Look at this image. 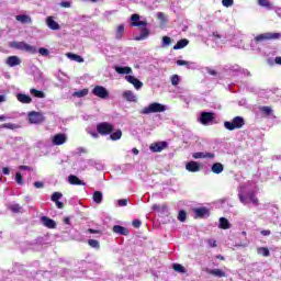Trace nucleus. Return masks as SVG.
<instances>
[{"mask_svg": "<svg viewBox=\"0 0 281 281\" xmlns=\"http://www.w3.org/2000/svg\"><path fill=\"white\" fill-rule=\"evenodd\" d=\"M131 27H138L140 34L134 36V41H146L150 36V30H148V21L139 20V14L134 13L131 15Z\"/></svg>", "mask_w": 281, "mask_h": 281, "instance_id": "1", "label": "nucleus"}, {"mask_svg": "<svg viewBox=\"0 0 281 281\" xmlns=\"http://www.w3.org/2000/svg\"><path fill=\"white\" fill-rule=\"evenodd\" d=\"M9 47L12 49H20V52H27L29 54H36V46H32L25 42H10Z\"/></svg>", "mask_w": 281, "mask_h": 281, "instance_id": "2", "label": "nucleus"}, {"mask_svg": "<svg viewBox=\"0 0 281 281\" xmlns=\"http://www.w3.org/2000/svg\"><path fill=\"white\" fill-rule=\"evenodd\" d=\"M243 126H245V119L243 116H235L232 122H224L226 131H236L238 128H243Z\"/></svg>", "mask_w": 281, "mask_h": 281, "instance_id": "3", "label": "nucleus"}, {"mask_svg": "<svg viewBox=\"0 0 281 281\" xmlns=\"http://www.w3.org/2000/svg\"><path fill=\"white\" fill-rule=\"evenodd\" d=\"M166 111V105L161 103H150L148 106L140 110L142 115H150V113H164Z\"/></svg>", "mask_w": 281, "mask_h": 281, "instance_id": "4", "label": "nucleus"}, {"mask_svg": "<svg viewBox=\"0 0 281 281\" xmlns=\"http://www.w3.org/2000/svg\"><path fill=\"white\" fill-rule=\"evenodd\" d=\"M115 131V126L109 122H101L97 124V133L102 136L111 135Z\"/></svg>", "mask_w": 281, "mask_h": 281, "instance_id": "5", "label": "nucleus"}, {"mask_svg": "<svg viewBox=\"0 0 281 281\" xmlns=\"http://www.w3.org/2000/svg\"><path fill=\"white\" fill-rule=\"evenodd\" d=\"M281 33H261L255 37V43H265V41H280Z\"/></svg>", "mask_w": 281, "mask_h": 281, "instance_id": "6", "label": "nucleus"}, {"mask_svg": "<svg viewBox=\"0 0 281 281\" xmlns=\"http://www.w3.org/2000/svg\"><path fill=\"white\" fill-rule=\"evenodd\" d=\"M30 124H43L45 122V116L42 112L32 111L29 113Z\"/></svg>", "mask_w": 281, "mask_h": 281, "instance_id": "7", "label": "nucleus"}, {"mask_svg": "<svg viewBox=\"0 0 281 281\" xmlns=\"http://www.w3.org/2000/svg\"><path fill=\"white\" fill-rule=\"evenodd\" d=\"M93 95L101 98V100H106L109 98V90L103 86H95L92 90Z\"/></svg>", "mask_w": 281, "mask_h": 281, "instance_id": "8", "label": "nucleus"}, {"mask_svg": "<svg viewBox=\"0 0 281 281\" xmlns=\"http://www.w3.org/2000/svg\"><path fill=\"white\" fill-rule=\"evenodd\" d=\"M166 148H168V142L166 140L153 143L149 146V150H151V153H161V150H166Z\"/></svg>", "mask_w": 281, "mask_h": 281, "instance_id": "9", "label": "nucleus"}, {"mask_svg": "<svg viewBox=\"0 0 281 281\" xmlns=\"http://www.w3.org/2000/svg\"><path fill=\"white\" fill-rule=\"evenodd\" d=\"M200 122L203 126H207L210 122H214V112H202L200 116Z\"/></svg>", "mask_w": 281, "mask_h": 281, "instance_id": "10", "label": "nucleus"}, {"mask_svg": "<svg viewBox=\"0 0 281 281\" xmlns=\"http://www.w3.org/2000/svg\"><path fill=\"white\" fill-rule=\"evenodd\" d=\"M52 142H53L54 146H63V144H65L67 142V135L63 134V133L56 134L53 137Z\"/></svg>", "mask_w": 281, "mask_h": 281, "instance_id": "11", "label": "nucleus"}, {"mask_svg": "<svg viewBox=\"0 0 281 281\" xmlns=\"http://www.w3.org/2000/svg\"><path fill=\"white\" fill-rule=\"evenodd\" d=\"M41 222L44 227H47V229H56V221L49 218L48 216H42Z\"/></svg>", "mask_w": 281, "mask_h": 281, "instance_id": "12", "label": "nucleus"}, {"mask_svg": "<svg viewBox=\"0 0 281 281\" xmlns=\"http://www.w3.org/2000/svg\"><path fill=\"white\" fill-rule=\"evenodd\" d=\"M194 214L196 218H205V216H210V209L205 206L194 209Z\"/></svg>", "mask_w": 281, "mask_h": 281, "instance_id": "13", "label": "nucleus"}, {"mask_svg": "<svg viewBox=\"0 0 281 281\" xmlns=\"http://www.w3.org/2000/svg\"><path fill=\"white\" fill-rule=\"evenodd\" d=\"M125 79L127 80V82H130V85H133V87H135V89L137 90L144 87V83L139 81V79L135 78L134 76L128 75L125 77Z\"/></svg>", "mask_w": 281, "mask_h": 281, "instance_id": "14", "label": "nucleus"}, {"mask_svg": "<svg viewBox=\"0 0 281 281\" xmlns=\"http://www.w3.org/2000/svg\"><path fill=\"white\" fill-rule=\"evenodd\" d=\"M112 232L114 234H119V236H128V234H131V231H128V228L121 225H114Z\"/></svg>", "mask_w": 281, "mask_h": 281, "instance_id": "15", "label": "nucleus"}, {"mask_svg": "<svg viewBox=\"0 0 281 281\" xmlns=\"http://www.w3.org/2000/svg\"><path fill=\"white\" fill-rule=\"evenodd\" d=\"M205 271L209 273V276H214L215 278H227V273L221 269L206 268Z\"/></svg>", "mask_w": 281, "mask_h": 281, "instance_id": "16", "label": "nucleus"}, {"mask_svg": "<svg viewBox=\"0 0 281 281\" xmlns=\"http://www.w3.org/2000/svg\"><path fill=\"white\" fill-rule=\"evenodd\" d=\"M186 169L189 172H199L201 170V165H199V162H196V161H189L186 165Z\"/></svg>", "mask_w": 281, "mask_h": 281, "instance_id": "17", "label": "nucleus"}, {"mask_svg": "<svg viewBox=\"0 0 281 281\" xmlns=\"http://www.w3.org/2000/svg\"><path fill=\"white\" fill-rule=\"evenodd\" d=\"M16 100L19 102H21L22 104H31L32 97L30 94L18 93L16 94Z\"/></svg>", "mask_w": 281, "mask_h": 281, "instance_id": "18", "label": "nucleus"}, {"mask_svg": "<svg viewBox=\"0 0 281 281\" xmlns=\"http://www.w3.org/2000/svg\"><path fill=\"white\" fill-rule=\"evenodd\" d=\"M7 65H9V67H16L19 65H21V58H19V56H9L7 59Z\"/></svg>", "mask_w": 281, "mask_h": 281, "instance_id": "19", "label": "nucleus"}, {"mask_svg": "<svg viewBox=\"0 0 281 281\" xmlns=\"http://www.w3.org/2000/svg\"><path fill=\"white\" fill-rule=\"evenodd\" d=\"M123 98L127 100V102H137V97L131 90L124 91Z\"/></svg>", "mask_w": 281, "mask_h": 281, "instance_id": "20", "label": "nucleus"}, {"mask_svg": "<svg viewBox=\"0 0 281 281\" xmlns=\"http://www.w3.org/2000/svg\"><path fill=\"white\" fill-rule=\"evenodd\" d=\"M46 23H47V26L49 27V30H59L60 29V24H58V22H56L54 20V18H52V16H48L46 19Z\"/></svg>", "mask_w": 281, "mask_h": 281, "instance_id": "21", "label": "nucleus"}, {"mask_svg": "<svg viewBox=\"0 0 281 281\" xmlns=\"http://www.w3.org/2000/svg\"><path fill=\"white\" fill-rule=\"evenodd\" d=\"M16 21H19L20 23L25 24H31L32 23V18H30V15L27 14H20L15 16Z\"/></svg>", "mask_w": 281, "mask_h": 281, "instance_id": "22", "label": "nucleus"}, {"mask_svg": "<svg viewBox=\"0 0 281 281\" xmlns=\"http://www.w3.org/2000/svg\"><path fill=\"white\" fill-rule=\"evenodd\" d=\"M190 45V41L188 38H182L177 42V44L173 46V49H183V47H188Z\"/></svg>", "mask_w": 281, "mask_h": 281, "instance_id": "23", "label": "nucleus"}, {"mask_svg": "<svg viewBox=\"0 0 281 281\" xmlns=\"http://www.w3.org/2000/svg\"><path fill=\"white\" fill-rule=\"evenodd\" d=\"M211 170H212V172H214V175H221V172H223V170H225V167L221 162H215V164H213Z\"/></svg>", "mask_w": 281, "mask_h": 281, "instance_id": "24", "label": "nucleus"}, {"mask_svg": "<svg viewBox=\"0 0 281 281\" xmlns=\"http://www.w3.org/2000/svg\"><path fill=\"white\" fill-rule=\"evenodd\" d=\"M68 181H69V183H70L71 186H82V184H83V183H82V180H80L79 177L74 176V175H70V176L68 177Z\"/></svg>", "mask_w": 281, "mask_h": 281, "instance_id": "25", "label": "nucleus"}, {"mask_svg": "<svg viewBox=\"0 0 281 281\" xmlns=\"http://www.w3.org/2000/svg\"><path fill=\"white\" fill-rule=\"evenodd\" d=\"M232 227V224H229V220L226 217L220 218V229H229Z\"/></svg>", "mask_w": 281, "mask_h": 281, "instance_id": "26", "label": "nucleus"}, {"mask_svg": "<svg viewBox=\"0 0 281 281\" xmlns=\"http://www.w3.org/2000/svg\"><path fill=\"white\" fill-rule=\"evenodd\" d=\"M115 71H116V74H121V75L133 74V69L131 67H120V66H116L115 67Z\"/></svg>", "mask_w": 281, "mask_h": 281, "instance_id": "27", "label": "nucleus"}, {"mask_svg": "<svg viewBox=\"0 0 281 281\" xmlns=\"http://www.w3.org/2000/svg\"><path fill=\"white\" fill-rule=\"evenodd\" d=\"M124 30H125L124 24H120V25L116 27V35H115V38H116L117 41H122V37L124 36Z\"/></svg>", "mask_w": 281, "mask_h": 281, "instance_id": "28", "label": "nucleus"}, {"mask_svg": "<svg viewBox=\"0 0 281 281\" xmlns=\"http://www.w3.org/2000/svg\"><path fill=\"white\" fill-rule=\"evenodd\" d=\"M258 4L261 5V8H266V10H273V3L269 0H258Z\"/></svg>", "mask_w": 281, "mask_h": 281, "instance_id": "29", "label": "nucleus"}, {"mask_svg": "<svg viewBox=\"0 0 281 281\" xmlns=\"http://www.w3.org/2000/svg\"><path fill=\"white\" fill-rule=\"evenodd\" d=\"M67 57L70 58V60H76V63H85V58H82V56L74 53H67Z\"/></svg>", "mask_w": 281, "mask_h": 281, "instance_id": "30", "label": "nucleus"}, {"mask_svg": "<svg viewBox=\"0 0 281 281\" xmlns=\"http://www.w3.org/2000/svg\"><path fill=\"white\" fill-rule=\"evenodd\" d=\"M110 138L112 142H117V139H122V130H116L110 134Z\"/></svg>", "mask_w": 281, "mask_h": 281, "instance_id": "31", "label": "nucleus"}, {"mask_svg": "<svg viewBox=\"0 0 281 281\" xmlns=\"http://www.w3.org/2000/svg\"><path fill=\"white\" fill-rule=\"evenodd\" d=\"M257 254H259V256H263L265 258H268V256H270V251H269V248L267 247H259L257 249Z\"/></svg>", "mask_w": 281, "mask_h": 281, "instance_id": "32", "label": "nucleus"}, {"mask_svg": "<svg viewBox=\"0 0 281 281\" xmlns=\"http://www.w3.org/2000/svg\"><path fill=\"white\" fill-rule=\"evenodd\" d=\"M0 128H9V131H16V128H21V126L13 123H4L0 125Z\"/></svg>", "mask_w": 281, "mask_h": 281, "instance_id": "33", "label": "nucleus"}, {"mask_svg": "<svg viewBox=\"0 0 281 281\" xmlns=\"http://www.w3.org/2000/svg\"><path fill=\"white\" fill-rule=\"evenodd\" d=\"M72 95L75 98H85V95H89V89L85 88L82 90L76 91Z\"/></svg>", "mask_w": 281, "mask_h": 281, "instance_id": "34", "label": "nucleus"}, {"mask_svg": "<svg viewBox=\"0 0 281 281\" xmlns=\"http://www.w3.org/2000/svg\"><path fill=\"white\" fill-rule=\"evenodd\" d=\"M31 95H34V98H45V92L41 90H36L35 88H32L30 90Z\"/></svg>", "mask_w": 281, "mask_h": 281, "instance_id": "35", "label": "nucleus"}, {"mask_svg": "<svg viewBox=\"0 0 281 281\" xmlns=\"http://www.w3.org/2000/svg\"><path fill=\"white\" fill-rule=\"evenodd\" d=\"M13 214H19L22 212L23 207L20 204H13L9 207Z\"/></svg>", "mask_w": 281, "mask_h": 281, "instance_id": "36", "label": "nucleus"}, {"mask_svg": "<svg viewBox=\"0 0 281 281\" xmlns=\"http://www.w3.org/2000/svg\"><path fill=\"white\" fill-rule=\"evenodd\" d=\"M248 196H249L251 203H254V205H260V201L258 200V196H256V193L250 192V193H248Z\"/></svg>", "mask_w": 281, "mask_h": 281, "instance_id": "37", "label": "nucleus"}, {"mask_svg": "<svg viewBox=\"0 0 281 281\" xmlns=\"http://www.w3.org/2000/svg\"><path fill=\"white\" fill-rule=\"evenodd\" d=\"M93 201L94 203H98V204L102 203V193L100 191H95L93 193Z\"/></svg>", "mask_w": 281, "mask_h": 281, "instance_id": "38", "label": "nucleus"}, {"mask_svg": "<svg viewBox=\"0 0 281 281\" xmlns=\"http://www.w3.org/2000/svg\"><path fill=\"white\" fill-rule=\"evenodd\" d=\"M187 218H188V213L186 211H179L178 221H180V223H186Z\"/></svg>", "mask_w": 281, "mask_h": 281, "instance_id": "39", "label": "nucleus"}, {"mask_svg": "<svg viewBox=\"0 0 281 281\" xmlns=\"http://www.w3.org/2000/svg\"><path fill=\"white\" fill-rule=\"evenodd\" d=\"M60 199H63V193H60V192H54L50 198L53 203H58V201H60Z\"/></svg>", "mask_w": 281, "mask_h": 281, "instance_id": "40", "label": "nucleus"}, {"mask_svg": "<svg viewBox=\"0 0 281 281\" xmlns=\"http://www.w3.org/2000/svg\"><path fill=\"white\" fill-rule=\"evenodd\" d=\"M88 245L92 247V249H100V241L95 239H89Z\"/></svg>", "mask_w": 281, "mask_h": 281, "instance_id": "41", "label": "nucleus"}, {"mask_svg": "<svg viewBox=\"0 0 281 281\" xmlns=\"http://www.w3.org/2000/svg\"><path fill=\"white\" fill-rule=\"evenodd\" d=\"M173 269L175 271H178V273H186V268L182 265L175 263Z\"/></svg>", "mask_w": 281, "mask_h": 281, "instance_id": "42", "label": "nucleus"}, {"mask_svg": "<svg viewBox=\"0 0 281 281\" xmlns=\"http://www.w3.org/2000/svg\"><path fill=\"white\" fill-rule=\"evenodd\" d=\"M170 43H172V38H170L169 36L162 37V47H168V45H170Z\"/></svg>", "mask_w": 281, "mask_h": 281, "instance_id": "43", "label": "nucleus"}, {"mask_svg": "<svg viewBox=\"0 0 281 281\" xmlns=\"http://www.w3.org/2000/svg\"><path fill=\"white\" fill-rule=\"evenodd\" d=\"M193 159H205V153L198 151L192 155Z\"/></svg>", "mask_w": 281, "mask_h": 281, "instance_id": "44", "label": "nucleus"}, {"mask_svg": "<svg viewBox=\"0 0 281 281\" xmlns=\"http://www.w3.org/2000/svg\"><path fill=\"white\" fill-rule=\"evenodd\" d=\"M180 80H181V79L178 77V75L171 76V85H172L173 87H177V85H179Z\"/></svg>", "mask_w": 281, "mask_h": 281, "instance_id": "45", "label": "nucleus"}, {"mask_svg": "<svg viewBox=\"0 0 281 281\" xmlns=\"http://www.w3.org/2000/svg\"><path fill=\"white\" fill-rule=\"evenodd\" d=\"M15 181L19 186H23V176L21 175V172L15 173Z\"/></svg>", "mask_w": 281, "mask_h": 281, "instance_id": "46", "label": "nucleus"}, {"mask_svg": "<svg viewBox=\"0 0 281 281\" xmlns=\"http://www.w3.org/2000/svg\"><path fill=\"white\" fill-rule=\"evenodd\" d=\"M222 5H224V8H232L234 0H222Z\"/></svg>", "mask_w": 281, "mask_h": 281, "instance_id": "47", "label": "nucleus"}, {"mask_svg": "<svg viewBox=\"0 0 281 281\" xmlns=\"http://www.w3.org/2000/svg\"><path fill=\"white\" fill-rule=\"evenodd\" d=\"M38 54H41V56H49V50L42 47L38 49Z\"/></svg>", "mask_w": 281, "mask_h": 281, "instance_id": "48", "label": "nucleus"}, {"mask_svg": "<svg viewBox=\"0 0 281 281\" xmlns=\"http://www.w3.org/2000/svg\"><path fill=\"white\" fill-rule=\"evenodd\" d=\"M261 111L265 113V115H271V108L270 106H262Z\"/></svg>", "mask_w": 281, "mask_h": 281, "instance_id": "49", "label": "nucleus"}, {"mask_svg": "<svg viewBox=\"0 0 281 281\" xmlns=\"http://www.w3.org/2000/svg\"><path fill=\"white\" fill-rule=\"evenodd\" d=\"M132 225H133V227H135L136 229H138V227H142V221H139V220H134V221L132 222Z\"/></svg>", "mask_w": 281, "mask_h": 281, "instance_id": "50", "label": "nucleus"}, {"mask_svg": "<svg viewBox=\"0 0 281 281\" xmlns=\"http://www.w3.org/2000/svg\"><path fill=\"white\" fill-rule=\"evenodd\" d=\"M119 205H120V207H124V206L128 205V200H126V199L119 200Z\"/></svg>", "mask_w": 281, "mask_h": 281, "instance_id": "51", "label": "nucleus"}, {"mask_svg": "<svg viewBox=\"0 0 281 281\" xmlns=\"http://www.w3.org/2000/svg\"><path fill=\"white\" fill-rule=\"evenodd\" d=\"M207 245L213 248L218 247V244L214 239H207Z\"/></svg>", "mask_w": 281, "mask_h": 281, "instance_id": "52", "label": "nucleus"}, {"mask_svg": "<svg viewBox=\"0 0 281 281\" xmlns=\"http://www.w3.org/2000/svg\"><path fill=\"white\" fill-rule=\"evenodd\" d=\"M60 8H71V2L69 1H61L59 3Z\"/></svg>", "mask_w": 281, "mask_h": 281, "instance_id": "53", "label": "nucleus"}, {"mask_svg": "<svg viewBox=\"0 0 281 281\" xmlns=\"http://www.w3.org/2000/svg\"><path fill=\"white\" fill-rule=\"evenodd\" d=\"M87 232H88V234H102V231L93 229V228H89Z\"/></svg>", "mask_w": 281, "mask_h": 281, "instance_id": "54", "label": "nucleus"}, {"mask_svg": "<svg viewBox=\"0 0 281 281\" xmlns=\"http://www.w3.org/2000/svg\"><path fill=\"white\" fill-rule=\"evenodd\" d=\"M34 188H37V189L45 188V184L41 181H36L34 182Z\"/></svg>", "mask_w": 281, "mask_h": 281, "instance_id": "55", "label": "nucleus"}, {"mask_svg": "<svg viewBox=\"0 0 281 281\" xmlns=\"http://www.w3.org/2000/svg\"><path fill=\"white\" fill-rule=\"evenodd\" d=\"M207 157L209 159H214L216 155L214 153H204V158Z\"/></svg>", "mask_w": 281, "mask_h": 281, "instance_id": "56", "label": "nucleus"}, {"mask_svg": "<svg viewBox=\"0 0 281 281\" xmlns=\"http://www.w3.org/2000/svg\"><path fill=\"white\" fill-rule=\"evenodd\" d=\"M177 65H179V67H183V66L188 65V61L187 60L178 59L177 60Z\"/></svg>", "mask_w": 281, "mask_h": 281, "instance_id": "57", "label": "nucleus"}, {"mask_svg": "<svg viewBox=\"0 0 281 281\" xmlns=\"http://www.w3.org/2000/svg\"><path fill=\"white\" fill-rule=\"evenodd\" d=\"M56 207H58V210H63L65 207V203L59 202V200L57 202H55Z\"/></svg>", "mask_w": 281, "mask_h": 281, "instance_id": "58", "label": "nucleus"}, {"mask_svg": "<svg viewBox=\"0 0 281 281\" xmlns=\"http://www.w3.org/2000/svg\"><path fill=\"white\" fill-rule=\"evenodd\" d=\"M261 236H271V231H267V229L261 231Z\"/></svg>", "mask_w": 281, "mask_h": 281, "instance_id": "59", "label": "nucleus"}, {"mask_svg": "<svg viewBox=\"0 0 281 281\" xmlns=\"http://www.w3.org/2000/svg\"><path fill=\"white\" fill-rule=\"evenodd\" d=\"M212 36H214V38H223V36L218 34V32H213Z\"/></svg>", "mask_w": 281, "mask_h": 281, "instance_id": "60", "label": "nucleus"}, {"mask_svg": "<svg viewBox=\"0 0 281 281\" xmlns=\"http://www.w3.org/2000/svg\"><path fill=\"white\" fill-rule=\"evenodd\" d=\"M2 172H3V175H10V168L4 167V168L2 169Z\"/></svg>", "mask_w": 281, "mask_h": 281, "instance_id": "61", "label": "nucleus"}, {"mask_svg": "<svg viewBox=\"0 0 281 281\" xmlns=\"http://www.w3.org/2000/svg\"><path fill=\"white\" fill-rule=\"evenodd\" d=\"M209 74L210 76H217L218 72H216V70H213V69H209Z\"/></svg>", "mask_w": 281, "mask_h": 281, "instance_id": "62", "label": "nucleus"}, {"mask_svg": "<svg viewBox=\"0 0 281 281\" xmlns=\"http://www.w3.org/2000/svg\"><path fill=\"white\" fill-rule=\"evenodd\" d=\"M20 170H30V166L22 165L20 166Z\"/></svg>", "mask_w": 281, "mask_h": 281, "instance_id": "63", "label": "nucleus"}, {"mask_svg": "<svg viewBox=\"0 0 281 281\" xmlns=\"http://www.w3.org/2000/svg\"><path fill=\"white\" fill-rule=\"evenodd\" d=\"M274 63H276L277 65H281V57H276V58H274Z\"/></svg>", "mask_w": 281, "mask_h": 281, "instance_id": "64", "label": "nucleus"}]
</instances>
